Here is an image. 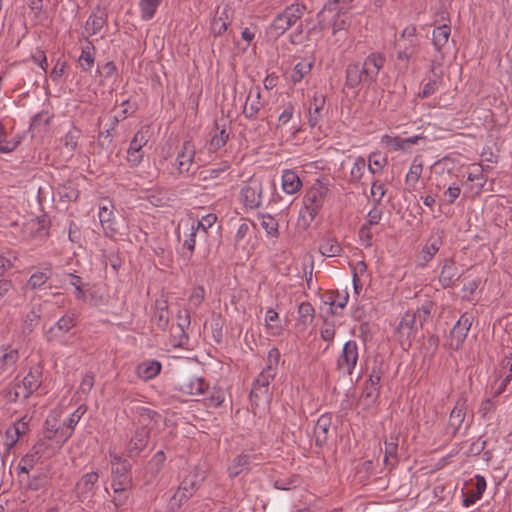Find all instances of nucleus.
Listing matches in <instances>:
<instances>
[{"instance_id":"nucleus-26","label":"nucleus","mask_w":512,"mask_h":512,"mask_svg":"<svg viewBox=\"0 0 512 512\" xmlns=\"http://www.w3.org/2000/svg\"><path fill=\"white\" fill-rule=\"evenodd\" d=\"M87 408L85 405H80L77 409L72 412L67 419H65L62 423V431H61V444H64L71 436L73 435V431L83 415L86 413Z\"/></svg>"},{"instance_id":"nucleus-48","label":"nucleus","mask_w":512,"mask_h":512,"mask_svg":"<svg viewBox=\"0 0 512 512\" xmlns=\"http://www.w3.org/2000/svg\"><path fill=\"white\" fill-rule=\"evenodd\" d=\"M423 171V163L420 159L415 158L406 174L405 182L414 188L418 183Z\"/></svg>"},{"instance_id":"nucleus-7","label":"nucleus","mask_w":512,"mask_h":512,"mask_svg":"<svg viewBox=\"0 0 512 512\" xmlns=\"http://www.w3.org/2000/svg\"><path fill=\"white\" fill-rule=\"evenodd\" d=\"M262 180L253 175L245 181L240 191V201L247 209H256L262 204Z\"/></svg>"},{"instance_id":"nucleus-53","label":"nucleus","mask_w":512,"mask_h":512,"mask_svg":"<svg viewBox=\"0 0 512 512\" xmlns=\"http://www.w3.org/2000/svg\"><path fill=\"white\" fill-rule=\"evenodd\" d=\"M230 165L223 162L216 168L206 169L200 172L199 177L203 181L220 178V176L229 169Z\"/></svg>"},{"instance_id":"nucleus-34","label":"nucleus","mask_w":512,"mask_h":512,"mask_svg":"<svg viewBox=\"0 0 512 512\" xmlns=\"http://www.w3.org/2000/svg\"><path fill=\"white\" fill-rule=\"evenodd\" d=\"M302 181L293 170H284L282 173V189L286 194L293 195L300 191Z\"/></svg>"},{"instance_id":"nucleus-50","label":"nucleus","mask_w":512,"mask_h":512,"mask_svg":"<svg viewBox=\"0 0 512 512\" xmlns=\"http://www.w3.org/2000/svg\"><path fill=\"white\" fill-rule=\"evenodd\" d=\"M298 322L304 327L311 324L315 318V309L309 302H302L298 306Z\"/></svg>"},{"instance_id":"nucleus-31","label":"nucleus","mask_w":512,"mask_h":512,"mask_svg":"<svg viewBox=\"0 0 512 512\" xmlns=\"http://www.w3.org/2000/svg\"><path fill=\"white\" fill-rule=\"evenodd\" d=\"M162 365L159 361L154 359H147L138 364L136 367V374L144 381L155 378L161 371Z\"/></svg>"},{"instance_id":"nucleus-41","label":"nucleus","mask_w":512,"mask_h":512,"mask_svg":"<svg viewBox=\"0 0 512 512\" xmlns=\"http://www.w3.org/2000/svg\"><path fill=\"white\" fill-rule=\"evenodd\" d=\"M259 225L265 230L266 235L271 238H278L279 236V223L270 214H260L258 216Z\"/></svg>"},{"instance_id":"nucleus-46","label":"nucleus","mask_w":512,"mask_h":512,"mask_svg":"<svg viewBox=\"0 0 512 512\" xmlns=\"http://www.w3.org/2000/svg\"><path fill=\"white\" fill-rule=\"evenodd\" d=\"M106 24V16L104 13H93L91 14L86 23H85V31L88 33V35H95L101 31V29Z\"/></svg>"},{"instance_id":"nucleus-42","label":"nucleus","mask_w":512,"mask_h":512,"mask_svg":"<svg viewBox=\"0 0 512 512\" xmlns=\"http://www.w3.org/2000/svg\"><path fill=\"white\" fill-rule=\"evenodd\" d=\"M319 251L323 256L334 257L340 255L342 247L335 238L324 237L319 244Z\"/></svg>"},{"instance_id":"nucleus-37","label":"nucleus","mask_w":512,"mask_h":512,"mask_svg":"<svg viewBox=\"0 0 512 512\" xmlns=\"http://www.w3.org/2000/svg\"><path fill=\"white\" fill-rule=\"evenodd\" d=\"M450 34L451 28L447 24L440 25L433 30L432 43L436 52L441 54V58H443L442 50L444 46L448 43Z\"/></svg>"},{"instance_id":"nucleus-49","label":"nucleus","mask_w":512,"mask_h":512,"mask_svg":"<svg viewBox=\"0 0 512 512\" xmlns=\"http://www.w3.org/2000/svg\"><path fill=\"white\" fill-rule=\"evenodd\" d=\"M387 157L379 152H373L368 157V170L372 174H381L383 168L387 164Z\"/></svg>"},{"instance_id":"nucleus-55","label":"nucleus","mask_w":512,"mask_h":512,"mask_svg":"<svg viewBox=\"0 0 512 512\" xmlns=\"http://www.w3.org/2000/svg\"><path fill=\"white\" fill-rule=\"evenodd\" d=\"M461 193V188L458 185H450L443 193V197L440 202L444 205H451L455 202V200L459 197Z\"/></svg>"},{"instance_id":"nucleus-29","label":"nucleus","mask_w":512,"mask_h":512,"mask_svg":"<svg viewBox=\"0 0 512 512\" xmlns=\"http://www.w3.org/2000/svg\"><path fill=\"white\" fill-rule=\"evenodd\" d=\"M217 221V215L214 213H209L203 216L200 220L196 222H192V226L195 229L196 234H198V239L208 244L211 229L214 227Z\"/></svg>"},{"instance_id":"nucleus-36","label":"nucleus","mask_w":512,"mask_h":512,"mask_svg":"<svg viewBox=\"0 0 512 512\" xmlns=\"http://www.w3.org/2000/svg\"><path fill=\"white\" fill-rule=\"evenodd\" d=\"M466 416V406L462 401H458L450 413L448 428L455 435L461 428Z\"/></svg>"},{"instance_id":"nucleus-51","label":"nucleus","mask_w":512,"mask_h":512,"mask_svg":"<svg viewBox=\"0 0 512 512\" xmlns=\"http://www.w3.org/2000/svg\"><path fill=\"white\" fill-rule=\"evenodd\" d=\"M45 428L48 439H56L61 443L62 424L58 423V419L54 415H49L45 421Z\"/></svg>"},{"instance_id":"nucleus-15","label":"nucleus","mask_w":512,"mask_h":512,"mask_svg":"<svg viewBox=\"0 0 512 512\" xmlns=\"http://www.w3.org/2000/svg\"><path fill=\"white\" fill-rule=\"evenodd\" d=\"M263 460L262 454L242 452L236 456L228 467V474L231 478L251 470L253 465H258Z\"/></svg>"},{"instance_id":"nucleus-44","label":"nucleus","mask_w":512,"mask_h":512,"mask_svg":"<svg viewBox=\"0 0 512 512\" xmlns=\"http://www.w3.org/2000/svg\"><path fill=\"white\" fill-rule=\"evenodd\" d=\"M265 324H266L268 332L271 335H274V336L280 335L283 331V328H282V325L280 322V318H279V314L272 308H269L266 311Z\"/></svg>"},{"instance_id":"nucleus-24","label":"nucleus","mask_w":512,"mask_h":512,"mask_svg":"<svg viewBox=\"0 0 512 512\" xmlns=\"http://www.w3.org/2000/svg\"><path fill=\"white\" fill-rule=\"evenodd\" d=\"M442 246V238L436 233L431 235L426 244L423 246L422 250L418 255V262L421 266H426L439 251Z\"/></svg>"},{"instance_id":"nucleus-62","label":"nucleus","mask_w":512,"mask_h":512,"mask_svg":"<svg viewBox=\"0 0 512 512\" xmlns=\"http://www.w3.org/2000/svg\"><path fill=\"white\" fill-rule=\"evenodd\" d=\"M440 83L441 81L439 79H430L426 84H424L421 92H419V97L428 98L439 89Z\"/></svg>"},{"instance_id":"nucleus-6","label":"nucleus","mask_w":512,"mask_h":512,"mask_svg":"<svg viewBox=\"0 0 512 512\" xmlns=\"http://www.w3.org/2000/svg\"><path fill=\"white\" fill-rule=\"evenodd\" d=\"M306 7L301 4H292L282 13L278 14L270 25V31L276 37L284 34L303 16Z\"/></svg>"},{"instance_id":"nucleus-8","label":"nucleus","mask_w":512,"mask_h":512,"mask_svg":"<svg viewBox=\"0 0 512 512\" xmlns=\"http://www.w3.org/2000/svg\"><path fill=\"white\" fill-rule=\"evenodd\" d=\"M150 129L147 126L141 127L133 136L127 150V161L132 167L140 165L143 161L145 152L143 148L149 141Z\"/></svg>"},{"instance_id":"nucleus-19","label":"nucleus","mask_w":512,"mask_h":512,"mask_svg":"<svg viewBox=\"0 0 512 512\" xmlns=\"http://www.w3.org/2000/svg\"><path fill=\"white\" fill-rule=\"evenodd\" d=\"M264 107L261 89L259 86L250 88L243 107V115L247 119H255L259 111Z\"/></svg>"},{"instance_id":"nucleus-2","label":"nucleus","mask_w":512,"mask_h":512,"mask_svg":"<svg viewBox=\"0 0 512 512\" xmlns=\"http://www.w3.org/2000/svg\"><path fill=\"white\" fill-rule=\"evenodd\" d=\"M179 486L170 498L168 512H177L190 498H192L206 479V470L193 466L183 469L179 475Z\"/></svg>"},{"instance_id":"nucleus-60","label":"nucleus","mask_w":512,"mask_h":512,"mask_svg":"<svg viewBox=\"0 0 512 512\" xmlns=\"http://www.w3.org/2000/svg\"><path fill=\"white\" fill-rule=\"evenodd\" d=\"M67 69V62L61 59H58L50 72V78L53 82L58 83L59 80L63 77Z\"/></svg>"},{"instance_id":"nucleus-1","label":"nucleus","mask_w":512,"mask_h":512,"mask_svg":"<svg viewBox=\"0 0 512 512\" xmlns=\"http://www.w3.org/2000/svg\"><path fill=\"white\" fill-rule=\"evenodd\" d=\"M386 63V56L381 52H372L361 63L349 64L346 68L345 85L354 89L361 83L371 84L377 81V77Z\"/></svg>"},{"instance_id":"nucleus-56","label":"nucleus","mask_w":512,"mask_h":512,"mask_svg":"<svg viewBox=\"0 0 512 512\" xmlns=\"http://www.w3.org/2000/svg\"><path fill=\"white\" fill-rule=\"evenodd\" d=\"M205 299V290L202 286L194 287L190 296H189V306L190 308L197 309L200 307L202 302Z\"/></svg>"},{"instance_id":"nucleus-21","label":"nucleus","mask_w":512,"mask_h":512,"mask_svg":"<svg viewBox=\"0 0 512 512\" xmlns=\"http://www.w3.org/2000/svg\"><path fill=\"white\" fill-rule=\"evenodd\" d=\"M149 439V430L142 426L135 430L133 436L126 446V450L129 457H135L140 454L141 451L147 446Z\"/></svg>"},{"instance_id":"nucleus-13","label":"nucleus","mask_w":512,"mask_h":512,"mask_svg":"<svg viewBox=\"0 0 512 512\" xmlns=\"http://www.w3.org/2000/svg\"><path fill=\"white\" fill-rule=\"evenodd\" d=\"M335 11L331 21L332 34L336 36L334 43L341 46L347 38V30L351 25V14L342 5H338Z\"/></svg>"},{"instance_id":"nucleus-61","label":"nucleus","mask_w":512,"mask_h":512,"mask_svg":"<svg viewBox=\"0 0 512 512\" xmlns=\"http://www.w3.org/2000/svg\"><path fill=\"white\" fill-rule=\"evenodd\" d=\"M94 382H95L94 374L91 372L86 373L80 382L78 392L87 396L91 392V390L94 386Z\"/></svg>"},{"instance_id":"nucleus-9","label":"nucleus","mask_w":512,"mask_h":512,"mask_svg":"<svg viewBox=\"0 0 512 512\" xmlns=\"http://www.w3.org/2000/svg\"><path fill=\"white\" fill-rule=\"evenodd\" d=\"M42 376L43 369L40 365L31 367L22 382L16 385L14 400L19 398L27 399L31 394H33L41 386Z\"/></svg>"},{"instance_id":"nucleus-25","label":"nucleus","mask_w":512,"mask_h":512,"mask_svg":"<svg viewBox=\"0 0 512 512\" xmlns=\"http://www.w3.org/2000/svg\"><path fill=\"white\" fill-rule=\"evenodd\" d=\"M42 446L43 443L34 445L31 450L20 459L17 466L18 476H20V474H29L34 466L40 461Z\"/></svg>"},{"instance_id":"nucleus-32","label":"nucleus","mask_w":512,"mask_h":512,"mask_svg":"<svg viewBox=\"0 0 512 512\" xmlns=\"http://www.w3.org/2000/svg\"><path fill=\"white\" fill-rule=\"evenodd\" d=\"M460 273L456 264L451 260H445L439 275V282L444 288L452 287L459 279Z\"/></svg>"},{"instance_id":"nucleus-23","label":"nucleus","mask_w":512,"mask_h":512,"mask_svg":"<svg viewBox=\"0 0 512 512\" xmlns=\"http://www.w3.org/2000/svg\"><path fill=\"white\" fill-rule=\"evenodd\" d=\"M195 148L189 141L183 143L181 151L177 155L176 168L180 174H189L193 165Z\"/></svg>"},{"instance_id":"nucleus-40","label":"nucleus","mask_w":512,"mask_h":512,"mask_svg":"<svg viewBox=\"0 0 512 512\" xmlns=\"http://www.w3.org/2000/svg\"><path fill=\"white\" fill-rule=\"evenodd\" d=\"M96 49L91 42H88L81 49V54L78 58V64L85 72H89L94 66Z\"/></svg>"},{"instance_id":"nucleus-22","label":"nucleus","mask_w":512,"mask_h":512,"mask_svg":"<svg viewBox=\"0 0 512 512\" xmlns=\"http://www.w3.org/2000/svg\"><path fill=\"white\" fill-rule=\"evenodd\" d=\"M28 429V421L25 420V417L16 421L13 425L7 428L4 441L7 451H10L15 446L20 437L27 433Z\"/></svg>"},{"instance_id":"nucleus-52","label":"nucleus","mask_w":512,"mask_h":512,"mask_svg":"<svg viewBox=\"0 0 512 512\" xmlns=\"http://www.w3.org/2000/svg\"><path fill=\"white\" fill-rule=\"evenodd\" d=\"M81 136V130L77 127L73 126L71 127L68 132L63 137V143L65 148L73 153L78 145V140Z\"/></svg>"},{"instance_id":"nucleus-11","label":"nucleus","mask_w":512,"mask_h":512,"mask_svg":"<svg viewBox=\"0 0 512 512\" xmlns=\"http://www.w3.org/2000/svg\"><path fill=\"white\" fill-rule=\"evenodd\" d=\"M382 372L373 369L368 380L365 381L362 393L359 398V405H363L366 409L376 405L380 396V381Z\"/></svg>"},{"instance_id":"nucleus-39","label":"nucleus","mask_w":512,"mask_h":512,"mask_svg":"<svg viewBox=\"0 0 512 512\" xmlns=\"http://www.w3.org/2000/svg\"><path fill=\"white\" fill-rule=\"evenodd\" d=\"M398 440V435L391 433L389 438L385 441V455L383 461L386 466L394 467L398 462Z\"/></svg>"},{"instance_id":"nucleus-64","label":"nucleus","mask_w":512,"mask_h":512,"mask_svg":"<svg viewBox=\"0 0 512 512\" xmlns=\"http://www.w3.org/2000/svg\"><path fill=\"white\" fill-rule=\"evenodd\" d=\"M373 205V208L367 214L366 223H364V225H368L369 227L377 225L380 222L383 215L382 210L375 204Z\"/></svg>"},{"instance_id":"nucleus-28","label":"nucleus","mask_w":512,"mask_h":512,"mask_svg":"<svg viewBox=\"0 0 512 512\" xmlns=\"http://www.w3.org/2000/svg\"><path fill=\"white\" fill-rule=\"evenodd\" d=\"M276 372L272 367H265L253 382L251 395L259 397L268 393V387L274 379Z\"/></svg>"},{"instance_id":"nucleus-58","label":"nucleus","mask_w":512,"mask_h":512,"mask_svg":"<svg viewBox=\"0 0 512 512\" xmlns=\"http://www.w3.org/2000/svg\"><path fill=\"white\" fill-rule=\"evenodd\" d=\"M335 334H336L335 324L333 322H329V321L325 320L320 329L321 338L330 344L333 342V340L335 338Z\"/></svg>"},{"instance_id":"nucleus-14","label":"nucleus","mask_w":512,"mask_h":512,"mask_svg":"<svg viewBox=\"0 0 512 512\" xmlns=\"http://www.w3.org/2000/svg\"><path fill=\"white\" fill-rule=\"evenodd\" d=\"M473 323V316L471 313H463L450 332L449 346L453 350H458L465 342L468 332Z\"/></svg>"},{"instance_id":"nucleus-16","label":"nucleus","mask_w":512,"mask_h":512,"mask_svg":"<svg viewBox=\"0 0 512 512\" xmlns=\"http://www.w3.org/2000/svg\"><path fill=\"white\" fill-rule=\"evenodd\" d=\"M175 389L185 396H200L208 389V384L201 377L183 376L176 382Z\"/></svg>"},{"instance_id":"nucleus-12","label":"nucleus","mask_w":512,"mask_h":512,"mask_svg":"<svg viewBox=\"0 0 512 512\" xmlns=\"http://www.w3.org/2000/svg\"><path fill=\"white\" fill-rule=\"evenodd\" d=\"M99 488V473L91 471L83 474L75 485L77 498L84 502L91 500Z\"/></svg>"},{"instance_id":"nucleus-3","label":"nucleus","mask_w":512,"mask_h":512,"mask_svg":"<svg viewBox=\"0 0 512 512\" xmlns=\"http://www.w3.org/2000/svg\"><path fill=\"white\" fill-rule=\"evenodd\" d=\"M329 192L328 184L321 180H316L312 184L303 197V207L299 212L297 221L299 227L307 229L311 225L323 208Z\"/></svg>"},{"instance_id":"nucleus-59","label":"nucleus","mask_w":512,"mask_h":512,"mask_svg":"<svg viewBox=\"0 0 512 512\" xmlns=\"http://www.w3.org/2000/svg\"><path fill=\"white\" fill-rule=\"evenodd\" d=\"M228 134L226 133V131L224 129L220 130L218 133H216L211 141H210V147L209 149L211 151H217L219 150L220 148H222L227 140H228Z\"/></svg>"},{"instance_id":"nucleus-17","label":"nucleus","mask_w":512,"mask_h":512,"mask_svg":"<svg viewBox=\"0 0 512 512\" xmlns=\"http://www.w3.org/2000/svg\"><path fill=\"white\" fill-rule=\"evenodd\" d=\"M113 204L110 201H104L99 206L98 217L105 236L113 238L119 234V226L113 213Z\"/></svg>"},{"instance_id":"nucleus-63","label":"nucleus","mask_w":512,"mask_h":512,"mask_svg":"<svg viewBox=\"0 0 512 512\" xmlns=\"http://www.w3.org/2000/svg\"><path fill=\"white\" fill-rule=\"evenodd\" d=\"M190 313L188 309L180 310L177 315V327L182 335L185 334L186 329L190 327Z\"/></svg>"},{"instance_id":"nucleus-38","label":"nucleus","mask_w":512,"mask_h":512,"mask_svg":"<svg viewBox=\"0 0 512 512\" xmlns=\"http://www.w3.org/2000/svg\"><path fill=\"white\" fill-rule=\"evenodd\" d=\"M152 321L162 330L169 324L168 303L166 300H156Z\"/></svg>"},{"instance_id":"nucleus-30","label":"nucleus","mask_w":512,"mask_h":512,"mask_svg":"<svg viewBox=\"0 0 512 512\" xmlns=\"http://www.w3.org/2000/svg\"><path fill=\"white\" fill-rule=\"evenodd\" d=\"M331 424V417L329 415L324 414L318 418L314 426V437L317 446H323L327 443Z\"/></svg>"},{"instance_id":"nucleus-45","label":"nucleus","mask_w":512,"mask_h":512,"mask_svg":"<svg viewBox=\"0 0 512 512\" xmlns=\"http://www.w3.org/2000/svg\"><path fill=\"white\" fill-rule=\"evenodd\" d=\"M324 102L325 100L323 96H314L312 99L308 117L309 124L312 128L317 126L322 118L321 110L324 106Z\"/></svg>"},{"instance_id":"nucleus-4","label":"nucleus","mask_w":512,"mask_h":512,"mask_svg":"<svg viewBox=\"0 0 512 512\" xmlns=\"http://www.w3.org/2000/svg\"><path fill=\"white\" fill-rule=\"evenodd\" d=\"M434 303L426 300L416 310H408L402 317L397 326L396 334L402 345L405 343L410 346L411 338L423 327V324L430 318Z\"/></svg>"},{"instance_id":"nucleus-5","label":"nucleus","mask_w":512,"mask_h":512,"mask_svg":"<svg viewBox=\"0 0 512 512\" xmlns=\"http://www.w3.org/2000/svg\"><path fill=\"white\" fill-rule=\"evenodd\" d=\"M111 487L113 492L129 490L132 486L131 464L114 450H109Z\"/></svg>"},{"instance_id":"nucleus-54","label":"nucleus","mask_w":512,"mask_h":512,"mask_svg":"<svg viewBox=\"0 0 512 512\" xmlns=\"http://www.w3.org/2000/svg\"><path fill=\"white\" fill-rule=\"evenodd\" d=\"M367 163L365 159L361 156L355 158L353 165L350 170V178L351 181L357 182L360 181L364 175Z\"/></svg>"},{"instance_id":"nucleus-18","label":"nucleus","mask_w":512,"mask_h":512,"mask_svg":"<svg viewBox=\"0 0 512 512\" xmlns=\"http://www.w3.org/2000/svg\"><path fill=\"white\" fill-rule=\"evenodd\" d=\"M234 11L229 5L218 7L215 16L211 22V32L215 36L224 34L231 24Z\"/></svg>"},{"instance_id":"nucleus-27","label":"nucleus","mask_w":512,"mask_h":512,"mask_svg":"<svg viewBox=\"0 0 512 512\" xmlns=\"http://www.w3.org/2000/svg\"><path fill=\"white\" fill-rule=\"evenodd\" d=\"M18 359L19 352L17 349L10 346H0V376L12 373Z\"/></svg>"},{"instance_id":"nucleus-47","label":"nucleus","mask_w":512,"mask_h":512,"mask_svg":"<svg viewBox=\"0 0 512 512\" xmlns=\"http://www.w3.org/2000/svg\"><path fill=\"white\" fill-rule=\"evenodd\" d=\"M162 0H140L139 1V9L141 13V18L144 21L151 20L158 7L161 5Z\"/></svg>"},{"instance_id":"nucleus-57","label":"nucleus","mask_w":512,"mask_h":512,"mask_svg":"<svg viewBox=\"0 0 512 512\" xmlns=\"http://www.w3.org/2000/svg\"><path fill=\"white\" fill-rule=\"evenodd\" d=\"M370 193L374 197L373 204H375L376 206H379L383 197L386 194V189H385L384 184L380 183L377 180L373 181L372 185H371Z\"/></svg>"},{"instance_id":"nucleus-35","label":"nucleus","mask_w":512,"mask_h":512,"mask_svg":"<svg viewBox=\"0 0 512 512\" xmlns=\"http://www.w3.org/2000/svg\"><path fill=\"white\" fill-rule=\"evenodd\" d=\"M475 487L471 491L464 493L463 506L469 507L479 500L486 489V480L481 475L475 476Z\"/></svg>"},{"instance_id":"nucleus-33","label":"nucleus","mask_w":512,"mask_h":512,"mask_svg":"<svg viewBox=\"0 0 512 512\" xmlns=\"http://www.w3.org/2000/svg\"><path fill=\"white\" fill-rule=\"evenodd\" d=\"M166 457L163 451H157L148 462L145 472L147 483L153 482L164 467Z\"/></svg>"},{"instance_id":"nucleus-43","label":"nucleus","mask_w":512,"mask_h":512,"mask_svg":"<svg viewBox=\"0 0 512 512\" xmlns=\"http://www.w3.org/2000/svg\"><path fill=\"white\" fill-rule=\"evenodd\" d=\"M51 275V267L46 266L43 270L34 272L28 279L27 285L33 290L40 289L50 279Z\"/></svg>"},{"instance_id":"nucleus-20","label":"nucleus","mask_w":512,"mask_h":512,"mask_svg":"<svg viewBox=\"0 0 512 512\" xmlns=\"http://www.w3.org/2000/svg\"><path fill=\"white\" fill-rule=\"evenodd\" d=\"M76 317L74 314L63 315L52 327L47 331V340L49 342L56 341L68 333L76 326Z\"/></svg>"},{"instance_id":"nucleus-10","label":"nucleus","mask_w":512,"mask_h":512,"mask_svg":"<svg viewBox=\"0 0 512 512\" xmlns=\"http://www.w3.org/2000/svg\"><path fill=\"white\" fill-rule=\"evenodd\" d=\"M359 358L358 345L356 341H347L342 352L337 358L336 369L342 375H352Z\"/></svg>"}]
</instances>
